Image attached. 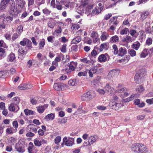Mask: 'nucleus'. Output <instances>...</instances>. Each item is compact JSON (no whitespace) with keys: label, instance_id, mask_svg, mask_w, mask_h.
<instances>
[{"label":"nucleus","instance_id":"23","mask_svg":"<svg viewBox=\"0 0 153 153\" xmlns=\"http://www.w3.org/2000/svg\"><path fill=\"white\" fill-rule=\"evenodd\" d=\"M108 49V44L107 43H104L102 44L100 46L99 50L100 51H103V49L107 50Z\"/></svg>","mask_w":153,"mask_h":153},{"label":"nucleus","instance_id":"10","mask_svg":"<svg viewBox=\"0 0 153 153\" xmlns=\"http://www.w3.org/2000/svg\"><path fill=\"white\" fill-rule=\"evenodd\" d=\"M66 0H64L63 4L65 6L64 7L73 8L74 7V3L68 1H66Z\"/></svg>","mask_w":153,"mask_h":153},{"label":"nucleus","instance_id":"50","mask_svg":"<svg viewBox=\"0 0 153 153\" xmlns=\"http://www.w3.org/2000/svg\"><path fill=\"white\" fill-rule=\"evenodd\" d=\"M43 13L46 15H48L50 14L51 12L46 8H45L42 10Z\"/></svg>","mask_w":153,"mask_h":153},{"label":"nucleus","instance_id":"44","mask_svg":"<svg viewBox=\"0 0 153 153\" xmlns=\"http://www.w3.org/2000/svg\"><path fill=\"white\" fill-rule=\"evenodd\" d=\"M27 39V38H24L20 42V44L23 46H25L26 44Z\"/></svg>","mask_w":153,"mask_h":153},{"label":"nucleus","instance_id":"15","mask_svg":"<svg viewBox=\"0 0 153 153\" xmlns=\"http://www.w3.org/2000/svg\"><path fill=\"white\" fill-rule=\"evenodd\" d=\"M127 53L126 49L124 47H121L119 49L118 55L121 56H123Z\"/></svg>","mask_w":153,"mask_h":153},{"label":"nucleus","instance_id":"12","mask_svg":"<svg viewBox=\"0 0 153 153\" xmlns=\"http://www.w3.org/2000/svg\"><path fill=\"white\" fill-rule=\"evenodd\" d=\"M27 128L30 132L32 131L35 133L37 132V129L36 128V126L34 125L30 124L28 126Z\"/></svg>","mask_w":153,"mask_h":153},{"label":"nucleus","instance_id":"41","mask_svg":"<svg viewBox=\"0 0 153 153\" xmlns=\"http://www.w3.org/2000/svg\"><path fill=\"white\" fill-rule=\"evenodd\" d=\"M55 116L53 114L51 113L47 115L45 118H48L49 120H52L54 119Z\"/></svg>","mask_w":153,"mask_h":153},{"label":"nucleus","instance_id":"5","mask_svg":"<svg viewBox=\"0 0 153 153\" xmlns=\"http://www.w3.org/2000/svg\"><path fill=\"white\" fill-rule=\"evenodd\" d=\"M32 87V85L30 84H22L19 85L18 88L20 90H26L30 89Z\"/></svg>","mask_w":153,"mask_h":153},{"label":"nucleus","instance_id":"28","mask_svg":"<svg viewBox=\"0 0 153 153\" xmlns=\"http://www.w3.org/2000/svg\"><path fill=\"white\" fill-rule=\"evenodd\" d=\"M104 89L106 93H108L110 92L111 93V91L112 90H114L113 88H111L108 84H107L106 86L105 87Z\"/></svg>","mask_w":153,"mask_h":153},{"label":"nucleus","instance_id":"49","mask_svg":"<svg viewBox=\"0 0 153 153\" xmlns=\"http://www.w3.org/2000/svg\"><path fill=\"white\" fill-rule=\"evenodd\" d=\"M144 89V88L142 85H140L136 89V91L140 93L142 92Z\"/></svg>","mask_w":153,"mask_h":153},{"label":"nucleus","instance_id":"38","mask_svg":"<svg viewBox=\"0 0 153 153\" xmlns=\"http://www.w3.org/2000/svg\"><path fill=\"white\" fill-rule=\"evenodd\" d=\"M34 143L36 146H40L42 145V141L37 139H35L34 140Z\"/></svg>","mask_w":153,"mask_h":153},{"label":"nucleus","instance_id":"16","mask_svg":"<svg viewBox=\"0 0 153 153\" xmlns=\"http://www.w3.org/2000/svg\"><path fill=\"white\" fill-rule=\"evenodd\" d=\"M19 109V107L17 105L10 104V111L16 112Z\"/></svg>","mask_w":153,"mask_h":153},{"label":"nucleus","instance_id":"35","mask_svg":"<svg viewBox=\"0 0 153 153\" xmlns=\"http://www.w3.org/2000/svg\"><path fill=\"white\" fill-rule=\"evenodd\" d=\"M128 52L131 56L133 57L136 55V52L135 51L132 49H129Z\"/></svg>","mask_w":153,"mask_h":153},{"label":"nucleus","instance_id":"32","mask_svg":"<svg viewBox=\"0 0 153 153\" xmlns=\"http://www.w3.org/2000/svg\"><path fill=\"white\" fill-rule=\"evenodd\" d=\"M128 89L126 88H118L116 91V92L117 93H121L125 91H128Z\"/></svg>","mask_w":153,"mask_h":153},{"label":"nucleus","instance_id":"13","mask_svg":"<svg viewBox=\"0 0 153 153\" xmlns=\"http://www.w3.org/2000/svg\"><path fill=\"white\" fill-rule=\"evenodd\" d=\"M11 5V7L10 8V12L11 13H14V12L16 11V10L15 8V4L14 0H10V5Z\"/></svg>","mask_w":153,"mask_h":153},{"label":"nucleus","instance_id":"59","mask_svg":"<svg viewBox=\"0 0 153 153\" xmlns=\"http://www.w3.org/2000/svg\"><path fill=\"white\" fill-rule=\"evenodd\" d=\"M146 146L144 145L143 144V147L140 148V150L141 151L142 150V152H140L141 153H144L145 152H147V151L146 150Z\"/></svg>","mask_w":153,"mask_h":153},{"label":"nucleus","instance_id":"7","mask_svg":"<svg viewBox=\"0 0 153 153\" xmlns=\"http://www.w3.org/2000/svg\"><path fill=\"white\" fill-rule=\"evenodd\" d=\"M48 104H45L43 105H40L36 107L37 111L40 113H42L48 107Z\"/></svg>","mask_w":153,"mask_h":153},{"label":"nucleus","instance_id":"18","mask_svg":"<svg viewBox=\"0 0 153 153\" xmlns=\"http://www.w3.org/2000/svg\"><path fill=\"white\" fill-rule=\"evenodd\" d=\"M134 39L132 38L131 36H126L124 38L122 39V41L124 42H126L127 43H129L130 42H132Z\"/></svg>","mask_w":153,"mask_h":153},{"label":"nucleus","instance_id":"43","mask_svg":"<svg viewBox=\"0 0 153 153\" xmlns=\"http://www.w3.org/2000/svg\"><path fill=\"white\" fill-rule=\"evenodd\" d=\"M60 83H55L53 85V88L56 90L57 91H60Z\"/></svg>","mask_w":153,"mask_h":153},{"label":"nucleus","instance_id":"21","mask_svg":"<svg viewBox=\"0 0 153 153\" xmlns=\"http://www.w3.org/2000/svg\"><path fill=\"white\" fill-rule=\"evenodd\" d=\"M108 36V34L106 32H104L102 33L100 36V39L102 41H105L107 39Z\"/></svg>","mask_w":153,"mask_h":153},{"label":"nucleus","instance_id":"2","mask_svg":"<svg viewBox=\"0 0 153 153\" xmlns=\"http://www.w3.org/2000/svg\"><path fill=\"white\" fill-rule=\"evenodd\" d=\"M110 106L113 109L115 110H118L120 107L123 106V104L116 103L115 101H111L109 103Z\"/></svg>","mask_w":153,"mask_h":153},{"label":"nucleus","instance_id":"25","mask_svg":"<svg viewBox=\"0 0 153 153\" xmlns=\"http://www.w3.org/2000/svg\"><path fill=\"white\" fill-rule=\"evenodd\" d=\"M20 99L18 97H16L13 98L11 100L12 104L17 105L19 103Z\"/></svg>","mask_w":153,"mask_h":153},{"label":"nucleus","instance_id":"64","mask_svg":"<svg viewBox=\"0 0 153 153\" xmlns=\"http://www.w3.org/2000/svg\"><path fill=\"white\" fill-rule=\"evenodd\" d=\"M16 142V140L14 138L12 137L10 138V144L11 145H13Z\"/></svg>","mask_w":153,"mask_h":153},{"label":"nucleus","instance_id":"51","mask_svg":"<svg viewBox=\"0 0 153 153\" xmlns=\"http://www.w3.org/2000/svg\"><path fill=\"white\" fill-rule=\"evenodd\" d=\"M61 137L60 136L56 137L54 140V142L56 144H58L59 143L61 140Z\"/></svg>","mask_w":153,"mask_h":153},{"label":"nucleus","instance_id":"34","mask_svg":"<svg viewBox=\"0 0 153 153\" xmlns=\"http://www.w3.org/2000/svg\"><path fill=\"white\" fill-rule=\"evenodd\" d=\"M149 13V12L148 11H146L143 12L141 15V18L143 20L145 19L148 16Z\"/></svg>","mask_w":153,"mask_h":153},{"label":"nucleus","instance_id":"57","mask_svg":"<svg viewBox=\"0 0 153 153\" xmlns=\"http://www.w3.org/2000/svg\"><path fill=\"white\" fill-rule=\"evenodd\" d=\"M18 2L19 5L22 8L24 7L25 5V3L22 0H19Z\"/></svg>","mask_w":153,"mask_h":153},{"label":"nucleus","instance_id":"22","mask_svg":"<svg viewBox=\"0 0 153 153\" xmlns=\"http://www.w3.org/2000/svg\"><path fill=\"white\" fill-rule=\"evenodd\" d=\"M77 63L76 62H71L68 65L69 69L73 71L75 69V67L76 66Z\"/></svg>","mask_w":153,"mask_h":153},{"label":"nucleus","instance_id":"19","mask_svg":"<svg viewBox=\"0 0 153 153\" xmlns=\"http://www.w3.org/2000/svg\"><path fill=\"white\" fill-rule=\"evenodd\" d=\"M81 40V38L80 36H77L73 39L71 41L72 44H76Z\"/></svg>","mask_w":153,"mask_h":153},{"label":"nucleus","instance_id":"47","mask_svg":"<svg viewBox=\"0 0 153 153\" xmlns=\"http://www.w3.org/2000/svg\"><path fill=\"white\" fill-rule=\"evenodd\" d=\"M15 56L14 53H10V62H15L16 61Z\"/></svg>","mask_w":153,"mask_h":153},{"label":"nucleus","instance_id":"46","mask_svg":"<svg viewBox=\"0 0 153 153\" xmlns=\"http://www.w3.org/2000/svg\"><path fill=\"white\" fill-rule=\"evenodd\" d=\"M129 33L131 36L134 37L135 38H136L137 36V35H135L136 33V31L135 30H130L129 31Z\"/></svg>","mask_w":153,"mask_h":153},{"label":"nucleus","instance_id":"39","mask_svg":"<svg viewBox=\"0 0 153 153\" xmlns=\"http://www.w3.org/2000/svg\"><path fill=\"white\" fill-rule=\"evenodd\" d=\"M81 99L83 101L89 100L88 96L87 95L86 93L82 94L81 97Z\"/></svg>","mask_w":153,"mask_h":153},{"label":"nucleus","instance_id":"6","mask_svg":"<svg viewBox=\"0 0 153 153\" xmlns=\"http://www.w3.org/2000/svg\"><path fill=\"white\" fill-rule=\"evenodd\" d=\"M98 139V137L96 135L91 136L89 137L88 141V144L87 146H90L91 144L95 142Z\"/></svg>","mask_w":153,"mask_h":153},{"label":"nucleus","instance_id":"62","mask_svg":"<svg viewBox=\"0 0 153 153\" xmlns=\"http://www.w3.org/2000/svg\"><path fill=\"white\" fill-rule=\"evenodd\" d=\"M68 84L72 86H74L76 83V81L73 80H70L68 81Z\"/></svg>","mask_w":153,"mask_h":153},{"label":"nucleus","instance_id":"63","mask_svg":"<svg viewBox=\"0 0 153 153\" xmlns=\"http://www.w3.org/2000/svg\"><path fill=\"white\" fill-rule=\"evenodd\" d=\"M67 121V119H65V118H64L61 120H59L58 121V123L60 124H62V123H65Z\"/></svg>","mask_w":153,"mask_h":153},{"label":"nucleus","instance_id":"8","mask_svg":"<svg viewBox=\"0 0 153 153\" xmlns=\"http://www.w3.org/2000/svg\"><path fill=\"white\" fill-rule=\"evenodd\" d=\"M15 149L19 153H23L25 152V150L22 144L19 143H16L15 146Z\"/></svg>","mask_w":153,"mask_h":153},{"label":"nucleus","instance_id":"20","mask_svg":"<svg viewBox=\"0 0 153 153\" xmlns=\"http://www.w3.org/2000/svg\"><path fill=\"white\" fill-rule=\"evenodd\" d=\"M118 74L117 72V71L114 70H113L109 72L108 75L113 78L116 77Z\"/></svg>","mask_w":153,"mask_h":153},{"label":"nucleus","instance_id":"33","mask_svg":"<svg viewBox=\"0 0 153 153\" xmlns=\"http://www.w3.org/2000/svg\"><path fill=\"white\" fill-rule=\"evenodd\" d=\"M148 50L146 49H144L140 54L141 57L145 58L148 55Z\"/></svg>","mask_w":153,"mask_h":153},{"label":"nucleus","instance_id":"58","mask_svg":"<svg viewBox=\"0 0 153 153\" xmlns=\"http://www.w3.org/2000/svg\"><path fill=\"white\" fill-rule=\"evenodd\" d=\"M36 2L39 6L45 3V0H36Z\"/></svg>","mask_w":153,"mask_h":153},{"label":"nucleus","instance_id":"30","mask_svg":"<svg viewBox=\"0 0 153 153\" xmlns=\"http://www.w3.org/2000/svg\"><path fill=\"white\" fill-rule=\"evenodd\" d=\"M119 39V38L118 36L117 35H115L111 38L110 41L111 43H115L117 42Z\"/></svg>","mask_w":153,"mask_h":153},{"label":"nucleus","instance_id":"31","mask_svg":"<svg viewBox=\"0 0 153 153\" xmlns=\"http://www.w3.org/2000/svg\"><path fill=\"white\" fill-rule=\"evenodd\" d=\"M25 115L26 116L34 114V112L33 111L29 110L28 109H26L24 110Z\"/></svg>","mask_w":153,"mask_h":153},{"label":"nucleus","instance_id":"17","mask_svg":"<svg viewBox=\"0 0 153 153\" xmlns=\"http://www.w3.org/2000/svg\"><path fill=\"white\" fill-rule=\"evenodd\" d=\"M97 71V68L96 67H93L91 68L88 71L89 76L90 77H93V75L95 74Z\"/></svg>","mask_w":153,"mask_h":153},{"label":"nucleus","instance_id":"24","mask_svg":"<svg viewBox=\"0 0 153 153\" xmlns=\"http://www.w3.org/2000/svg\"><path fill=\"white\" fill-rule=\"evenodd\" d=\"M142 78L139 76L138 74L136 73L134 77V81L137 84H139L142 82Z\"/></svg>","mask_w":153,"mask_h":153},{"label":"nucleus","instance_id":"3","mask_svg":"<svg viewBox=\"0 0 153 153\" xmlns=\"http://www.w3.org/2000/svg\"><path fill=\"white\" fill-rule=\"evenodd\" d=\"M109 58V55L107 53H105L100 55L98 58V60L100 62H104L106 61L107 58L108 60Z\"/></svg>","mask_w":153,"mask_h":153},{"label":"nucleus","instance_id":"40","mask_svg":"<svg viewBox=\"0 0 153 153\" xmlns=\"http://www.w3.org/2000/svg\"><path fill=\"white\" fill-rule=\"evenodd\" d=\"M84 42L85 43H86L88 44H91L92 42L91 40L88 37H85L84 39Z\"/></svg>","mask_w":153,"mask_h":153},{"label":"nucleus","instance_id":"61","mask_svg":"<svg viewBox=\"0 0 153 153\" xmlns=\"http://www.w3.org/2000/svg\"><path fill=\"white\" fill-rule=\"evenodd\" d=\"M152 39L151 38H149L146 40V44L147 45H149L152 44Z\"/></svg>","mask_w":153,"mask_h":153},{"label":"nucleus","instance_id":"14","mask_svg":"<svg viewBox=\"0 0 153 153\" xmlns=\"http://www.w3.org/2000/svg\"><path fill=\"white\" fill-rule=\"evenodd\" d=\"M86 94L89 100L94 98L96 96L94 92L93 91H89Z\"/></svg>","mask_w":153,"mask_h":153},{"label":"nucleus","instance_id":"26","mask_svg":"<svg viewBox=\"0 0 153 153\" xmlns=\"http://www.w3.org/2000/svg\"><path fill=\"white\" fill-rule=\"evenodd\" d=\"M136 73L138 74L139 76L142 78L145 75L146 73L145 70L144 69H141L137 71Z\"/></svg>","mask_w":153,"mask_h":153},{"label":"nucleus","instance_id":"48","mask_svg":"<svg viewBox=\"0 0 153 153\" xmlns=\"http://www.w3.org/2000/svg\"><path fill=\"white\" fill-rule=\"evenodd\" d=\"M19 52L21 54H25L26 53V51L24 48L20 47L19 50Z\"/></svg>","mask_w":153,"mask_h":153},{"label":"nucleus","instance_id":"9","mask_svg":"<svg viewBox=\"0 0 153 153\" xmlns=\"http://www.w3.org/2000/svg\"><path fill=\"white\" fill-rule=\"evenodd\" d=\"M9 1L10 0H2L0 4V10H2L5 9Z\"/></svg>","mask_w":153,"mask_h":153},{"label":"nucleus","instance_id":"11","mask_svg":"<svg viewBox=\"0 0 153 153\" xmlns=\"http://www.w3.org/2000/svg\"><path fill=\"white\" fill-rule=\"evenodd\" d=\"M103 8L102 7H96L92 12V14L93 15L98 14L100 13L101 10L103 9Z\"/></svg>","mask_w":153,"mask_h":153},{"label":"nucleus","instance_id":"45","mask_svg":"<svg viewBox=\"0 0 153 153\" xmlns=\"http://www.w3.org/2000/svg\"><path fill=\"white\" fill-rule=\"evenodd\" d=\"M62 31V29L60 27H59V29L56 30H55L54 33L53 35L58 36L59 34L61 33Z\"/></svg>","mask_w":153,"mask_h":153},{"label":"nucleus","instance_id":"37","mask_svg":"<svg viewBox=\"0 0 153 153\" xmlns=\"http://www.w3.org/2000/svg\"><path fill=\"white\" fill-rule=\"evenodd\" d=\"M29 146L28 148V151L29 153H32V149L33 147V145L32 142H30L29 144Z\"/></svg>","mask_w":153,"mask_h":153},{"label":"nucleus","instance_id":"54","mask_svg":"<svg viewBox=\"0 0 153 153\" xmlns=\"http://www.w3.org/2000/svg\"><path fill=\"white\" fill-rule=\"evenodd\" d=\"M48 25L50 28H53L55 26V24L53 22L49 21L48 23Z\"/></svg>","mask_w":153,"mask_h":153},{"label":"nucleus","instance_id":"60","mask_svg":"<svg viewBox=\"0 0 153 153\" xmlns=\"http://www.w3.org/2000/svg\"><path fill=\"white\" fill-rule=\"evenodd\" d=\"M26 45L28 47L30 48H32L31 42L30 40L28 39Z\"/></svg>","mask_w":153,"mask_h":153},{"label":"nucleus","instance_id":"1","mask_svg":"<svg viewBox=\"0 0 153 153\" xmlns=\"http://www.w3.org/2000/svg\"><path fill=\"white\" fill-rule=\"evenodd\" d=\"M143 146V144L142 143L134 144L131 146L132 150L138 153L142 152V150H140V148H142Z\"/></svg>","mask_w":153,"mask_h":153},{"label":"nucleus","instance_id":"29","mask_svg":"<svg viewBox=\"0 0 153 153\" xmlns=\"http://www.w3.org/2000/svg\"><path fill=\"white\" fill-rule=\"evenodd\" d=\"M45 40L44 39H41L39 44V49H42L45 45Z\"/></svg>","mask_w":153,"mask_h":153},{"label":"nucleus","instance_id":"42","mask_svg":"<svg viewBox=\"0 0 153 153\" xmlns=\"http://www.w3.org/2000/svg\"><path fill=\"white\" fill-rule=\"evenodd\" d=\"M129 32V30L128 28H125L122 30L120 31V33L121 35L127 34L128 32Z\"/></svg>","mask_w":153,"mask_h":153},{"label":"nucleus","instance_id":"4","mask_svg":"<svg viewBox=\"0 0 153 153\" xmlns=\"http://www.w3.org/2000/svg\"><path fill=\"white\" fill-rule=\"evenodd\" d=\"M67 139V137H65L63 140V143L66 146H70L74 144V139H71V140H68Z\"/></svg>","mask_w":153,"mask_h":153},{"label":"nucleus","instance_id":"36","mask_svg":"<svg viewBox=\"0 0 153 153\" xmlns=\"http://www.w3.org/2000/svg\"><path fill=\"white\" fill-rule=\"evenodd\" d=\"M112 48L114 50V54L118 55L119 50H118L117 46L116 45L114 44L112 46Z\"/></svg>","mask_w":153,"mask_h":153},{"label":"nucleus","instance_id":"53","mask_svg":"<svg viewBox=\"0 0 153 153\" xmlns=\"http://www.w3.org/2000/svg\"><path fill=\"white\" fill-rule=\"evenodd\" d=\"M87 74V73L86 71H84L83 72L80 71L79 72L78 74V75L79 76H86Z\"/></svg>","mask_w":153,"mask_h":153},{"label":"nucleus","instance_id":"27","mask_svg":"<svg viewBox=\"0 0 153 153\" xmlns=\"http://www.w3.org/2000/svg\"><path fill=\"white\" fill-rule=\"evenodd\" d=\"M140 42H139L137 41L132 44L131 47L137 50L140 47Z\"/></svg>","mask_w":153,"mask_h":153},{"label":"nucleus","instance_id":"52","mask_svg":"<svg viewBox=\"0 0 153 153\" xmlns=\"http://www.w3.org/2000/svg\"><path fill=\"white\" fill-rule=\"evenodd\" d=\"M23 27L22 25H20L17 27V30L18 33L20 35L23 31Z\"/></svg>","mask_w":153,"mask_h":153},{"label":"nucleus","instance_id":"55","mask_svg":"<svg viewBox=\"0 0 153 153\" xmlns=\"http://www.w3.org/2000/svg\"><path fill=\"white\" fill-rule=\"evenodd\" d=\"M97 91L101 95H104L106 93L105 91V89H99L97 90Z\"/></svg>","mask_w":153,"mask_h":153},{"label":"nucleus","instance_id":"56","mask_svg":"<svg viewBox=\"0 0 153 153\" xmlns=\"http://www.w3.org/2000/svg\"><path fill=\"white\" fill-rule=\"evenodd\" d=\"M67 45L65 44H64L62 46V48L61 49V51L63 53H65L66 51V47Z\"/></svg>","mask_w":153,"mask_h":153}]
</instances>
